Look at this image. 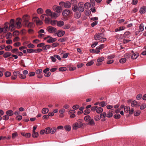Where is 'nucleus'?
<instances>
[{
    "label": "nucleus",
    "mask_w": 146,
    "mask_h": 146,
    "mask_svg": "<svg viewBox=\"0 0 146 146\" xmlns=\"http://www.w3.org/2000/svg\"><path fill=\"white\" fill-rule=\"evenodd\" d=\"M104 36V34L103 33H100L96 34L94 36V39L96 40H98L101 39Z\"/></svg>",
    "instance_id": "1"
},
{
    "label": "nucleus",
    "mask_w": 146,
    "mask_h": 146,
    "mask_svg": "<svg viewBox=\"0 0 146 146\" xmlns=\"http://www.w3.org/2000/svg\"><path fill=\"white\" fill-rule=\"evenodd\" d=\"M42 50L41 48H37L36 49H27V52L28 53H32L33 52L37 53L41 52Z\"/></svg>",
    "instance_id": "2"
},
{
    "label": "nucleus",
    "mask_w": 146,
    "mask_h": 146,
    "mask_svg": "<svg viewBox=\"0 0 146 146\" xmlns=\"http://www.w3.org/2000/svg\"><path fill=\"white\" fill-rule=\"evenodd\" d=\"M78 11L80 12H83L84 10V3L82 2L79 3L78 4Z\"/></svg>",
    "instance_id": "3"
},
{
    "label": "nucleus",
    "mask_w": 146,
    "mask_h": 146,
    "mask_svg": "<svg viewBox=\"0 0 146 146\" xmlns=\"http://www.w3.org/2000/svg\"><path fill=\"white\" fill-rule=\"evenodd\" d=\"M10 24L6 22L5 23L4 25V33H6L7 32H8L9 31V26Z\"/></svg>",
    "instance_id": "4"
},
{
    "label": "nucleus",
    "mask_w": 146,
    "mask_h": 146,
    "mask_svg": "<svg viewBox=\"0 0 146 146\" xmlns=\"http://www.w3.org/2000/svg\"><path fill=\"white\" fill-rule=\"evenodd\" d=\"M127 55H128L129 57L131 56V58L134 59L137 58L139 56V54L138 53L135 52L133 53L132 55H131V53H129Z\"/></svg>",
    "instance_id": "5"
},
{
    "label": "nucleus",
    "mask_w": 146,
    "mask_h": 146,
    "mask_svg": "<svg viewBox=\"0 0 146 146\" xmlns=\"http://www.w3.org/2000/svg\"><path fill=\"white\" fill-rule=\"evenodd\" d=\"M140 103H138L135 100L133 101L131 104V106L133 107H138L140 106Z\"/></svg>",
    "instance_id": "6"
},
{
    "label": "nucleus",
    "mask_w": 146,
    "mask_h": 146,
    "mask_svg": "<svg viewBox=\"0 0 146 146\" xmlns=\"http://www.w3.org/2000/svg\"><path fill=\"white\" fill-rule=\"evenodd\" d=\"M49 68H47L43 70V72L44 73L45 76L48 77L50 76L51 73L50 72H49Z\"/></svg>",
    "instance_id": "7"
},
{
    "label": "nucleus",
    "mask_w": 146,
    "mask_h": 146,
    "mask_svg": "<svg viewBox=\"0 0 146 146\" xmlns=\"http://www.w3.org/2000/svg\"><path fill=\"white\" fill-rule=\"evenodd\" d=\"M34 21L36 22L37 25H41L42 24V22L37 17H34L33 18Z\"/></svg>",
    "instance_id": "8"
},
{
    "label": "nucleus",
    "mask_w": 146,
    "mask_h": 146,
    "mask_svg": "<svg viewBox=\"0 0 146 146\" xmlns=\"http://www.w3.org/2000/svg\"><path fill=\"white\" fill-rule=\"evenodd\" d=\"M48 31L50 33H52L56 31L57 29L55 28L49 26L47 28Z\"/></svg>",
    "instance_id": "9"
},
{
    "label": "nucleus",
    "mask_w": 146,
    "mask_h": 146,
    "mask_svg": "<svg viewBox=\"0 0 146 146\" xmlns=\"http://www.w3.org/2000/svg\"><path fill=\"white\" fill-rule=\"evenodd\" d=\"M23 19L24 20L23 23L25 26L29 23V18L27 15H26L23 17Z\"/></svg>",
    "instance_id": "10"
},
{
    "label": "nucleus",
    "mask_w": 146,
    "mask_h": 146,
    "mask_svg": "<svg viewBox=\"0 0 146 146\" xmlns=\"http://www.w3.org/2000/svg\"><path fill=\"white\" fill-rule=\"evenodd\" d=\"M53 9H55L56 11L58 13L61 12L62 11V7L60 6H54L53 7Z\"/></svg>",
    "instance_id": "11"
},
{
    "label": "nucleus",
    "mask_w": 146,
    "mask_h": 146,
    "mask_svg": "<svg viewBox=\"0 0 146 146\" xmlns=\"http://www.w3.org/2000/svg\"><path fill=\"white\" fill-rule=\"evenodd\" d=\"M57 36L59 37H60L62 36L65 34V32L62 30H60L58 31L56 33Z\"/></svg>",
    "instance_id": "12"
},
{
    "label": "nucleus",
    "mask_w": 146,
    "mask_h": 146,
    "mask_svg": "<svg viewBox=\"0 0 146 146\" xmlns=\"http://www.w3.org/2000/svg\"><path fill=\"white\" fill-rule=\"evenodd\" d=\"M70 13V11L68 9H66L63 11L62 13V15L65 17H66Z\"/></svg>",
    "instance_id": "13"
},
{
    "label": "nucleus",
    "mask_w": 146,
    "mask_h": 146,
    "mask_svg": "<svg viewBox=\"0 0 146 146\" xmlns=\"http://www.w3.org/2000/svg\"><path fill=\"white\" fill-rule=\"evenodd\" d=\"M35 26L34 24L32 22L29 23L26 25L25 26L26 27H27L28 28H33Z\"/></svg>",
    "instance_id": "14"
},
{
    "label": "nucleus",
    "mask_w": 146,
    "mask_h": 146,
    "mask_svg": "<svg viewBox=\"0 0 146 146\" xmlns=\"http://www.w3.org/2000/svg\"><path fill=\"white\" fill-rule=\"evenodd\" d=\"M17 20L18 21L16 23V25H17V28L19 29L21 27V19L18 18L17 19Z\"/></svg>",
    "instance_id": "15"
},
{
    "label": "nucleus",
    "mask_w": 146,
    "mask_h": 146,
    "mask_svg": "<svg viewBox=\"0 0 146 146\" xmlns=\"http://www.w3.org/2000/svg\"><path fill=\"white\" fill-rule=\"evenodd\" d=\"M56 40L57 39L56 38H53L50 36L49 39L47 41V42L48 43H51L55 42Z\"/></svg>",
    "instance_id": "16"
},
{
    "label": "nucleus",
    "mask_w": 146,
    "mask_h": 146,
    "mask_svg": "<svg viewBox=\"0 0 146 146\" xmlns=\"http://www.w3.org/2000/svg\"><path fill=\"white\" fill-rule=\"evenodd\" d=\"M146 11V7L145 6H143L141 7L140 10L139 12L141 14H143L145 13Z\"/></svg>",
    "instance_id": "17"
},
{
    "label": "nucleus",
    "mask_w": 146,
    "mask_h": 146,
    "mask_svg": "<svg viewBox=\"0 0 146 146\" xmlns=\"http://www.w3.org/2000/svg\"><path fill=\"white\" fill-rule=\"evenodd\" d=\"M72 9L73 11L74 12H76L78 11V5L76 4L75 5H73L72 6Z\"/></svg>",
    "instance_id": "18"
},
{
    "label": "nucleus",
    "mask_w": 146,
    "mask_h": 146,
    "mask_svg": "<svg viewBox=\"0 0 146 146\" xmlns=\"http://www.w3.org/2000/svg\"><path fill=\"white\" fill-rule=\"evenodd\" d=\"M64 6L66 8H68L71 6L70 2L69 1H66L64 3Z\"/></svg>",
    "instance_id": "19"
},
{
    "label": "nucleus",
    "mask_w": 146,
    "mask_h": 146,
    "mask_svg": "<svg viewBox=\"0 0 146 146\" xmlns=\"http://www.w3.org/2000/svg\"><path fill=\"white\" fill-rule=\"evenodd\" d=\"M80 12H77L74 14V16L75 18L79 19L81 17V14Z\"/></svg>",
    "instance_id": "20"
},
{
    "label": "nucleus",
    "mask_w": 146,
    "mask_h": 146,
    "mask_svg": "<svg viewBox=\"0 0 146 146\" xmlns=\"http://www.w3.org/2000/svg\"><path fill=\"white\" fill-rule=\"evenodd\" d=\"M64 25V22L62 21H60L57 22V25L58 26L61 27Z\"/></svg>",
    "instance_id": "21"
},
{
    "label": "nucleus",
    "mask_w": 146,
    "mask_h": 146,
    "mask_svg": "<svg viewBox=\"0 0 146 146\" xmlns=\"http://www.w3.org/2000/svg\"><path fill=\"white\" fill-rule=\"evenodd\" d=\"M45 12L46 13V14L47 15V16H50L52 15V12H51L50 10L49 9H47L46 10Z\"/></svg>",
    "instance_id": "22"
},
{
    "label": "nucleus",
    "mask_w": 146,
    "mask_h": 146,
    "mask_svg": "<svg viewBox=\"0 0 146 146\" xmlns=\"http://www.w3.org/2000/svg\"><path fill=\"white\" fill-rule=\"evenodd\" d=\"M15 29L14 25H10L9 26V31H13Z\"/></svg>",
    "instance_id": "23"
},
{
    "label": "nucleus",
    "mask_w": 146,
    "mask_h": 146,
    "mask_svg": "<svg viewBox=\"0 0 146 146\" xmlns=\"http://www.w3.org/2000/svg\"><path fill=\"white\" fill-rule=\"evenodd\" d=\"M113 111L112 110H110L109 111V112L106 115V117H111L113 116L112 112Z\"/></svg>",
    "instance_id": "24"
},
{
    "label": "nucleus",
    "mask_w": 146,
    "mask_h": 146,
    "mask_svg": "<svg viewBox=\"0 0 146 146\" xmlns=\"http://www.w3.org/2000/svg\"><path fill=\"white\" fill-rule=\"evenodd\" d=\"M13 111L11 110H8L6 112V114L8 116H11L13 115Z\"/></svg>",
    "instance_id": "25"
},
{
    "label": "nucleus",
    "mask_w": 146,
    "mask_h": 146,
    "mask_svg": "<svg viewBox=\"0 0 146 146\" xmlns=\"http://www.w3.org/2000/svg\"><path fill=\"white\" fill-rule=\"evenodd\" d=\"M88 121V124L89 125H93L95 124V123L93 119H90Z\"/></svg>",
    "instance_id": "26"
},
{
    "label": "nucleus",
    "mask_w": 146,
    "mask_h": 146,
    "mask_svg": "<svg viewBox=\"0 0 146 146\" xmlns=\"http://www.w3.org/2000/svg\"><path fill=\"white\" fill-rule=\"evenodd\" d=\"M79 127V124L77 123H74L73 125V128L74 130H76Z\"/></svg>",
    "instance_id": "27"
},
{
    "label": "nucleus",
    "mask_w": 146,
    "mask_h": 146,
    "mask_svg": "<svg viewBox=\"0 0 146 146\" xmlns=\"http://www.w3.org/2000/svg\"><path fill=\"white\" fill-rule=\"evenodd\" d=\"M58 14L55 13H52V15L50 16V17L52 18L56 19L58 17Z\"/></svg>",
    "instance_id": "28"
},
{
    "label": "nucleus",
    "mask_w": 146,
    "mask_h": 146,
    "mask_svg": "<svg viewBox=\"0 0 146 146\" xmlns=\"http://www.w3.org/2000/svg\"><path fill=\"white\" fill-rule=\"evenodd\" d=\"M84 7L86 9H88L91 7H92L91 4L89 3H86L84 5Z\"/></svg>",
    "instance_id": "29"
},
{
    "label": "nucleus",
    "mask_w": 146,
    "mask_h": 146,
    "mask_svg": "<svg viewBox=\"0 0 146 146\" xmlns=\"http://www.w3.org/2000/svg\"><path fill=\"white\" fill-rule=\"evenodd\" d=\"M103 111V109L101 107H99L97 108L96 110V111L97 113H102Z\"/></svg>",
    "instance_id": "30"
},
{
    "label": "nucleus",
    "mask_w": 146,
    "mask_h": 146,
    "mask_svg": "<svg viewBox=\"0 0 146 146\" xmlns=\"http://www.w3.org/2000/svg\"><path fill=\"white\" fill-rule=\"evenodd\" d=\"M49 110L48 108H44L42 110V113L43 114H46L48 112Z\"/></svg>",
    "instance_id": "31"
},
{
    "label": "nucleus",
    "mask_w": 146,
    "mask_h": 146,
    "mask_svg": "<svg viewBox=\"0 0 146 146\" xmlns=\"http://www.w3.org/2000/svg\"><path fill=\"white\" fill-rule=\"evenodd\" d=\"M11 54L10 52H7L4 54L3 56L5 58H6L10 56Z\"/></svg>",
    "instance_id": "32"
},
{
    "label": "nucleus",
    "mask_w": 146,
    "mask_h": 146,
    "mask_svg": "<svg viewBox=\"0 0 146 146\" xmlns=\"http://www.w3.org/2000/svg\"><path fill=\"white\" fill-rule=\"evenodd\" d=\"M91 119V117L89 115L86 116L84 117V120L86 122H88Z\"/></svg>",
    "instance_id": "33"
},
{
    "label": "nucleus",
    "mask_w": 146,
    "mask_h": 146,
    "mask_svg": "<svg viewBox=\"0 0 146 146\" xmlns=\"http://www.w3.org/2000/svg\"><path fill=\"white\" fill-rule=\"evenodd\" d=\"M32 136L33 137L37 138L38 136V132L35 131L33 132Z\"/></svg>",
    "instance_id": "34"
},
{
    "label": "nucleus",
    "mask_w": 146,
    "mask_h": 146,
    "mask_svg": "<svg viewBox=\"0 0 146 146\" xmlns=\"http://www.w3.org/2000/svg\"><path fill=\"white\" fill-rule=\"evenodd\" d=\"M130 33L129 31H127L125 32L124 35V36L125 38H128L130 36Z\"/></svg>",
    "instance_id": "35"
},
{
    "label": "nucleus",
    "mask_w": 146,
    "mask_h": 146,
    "mask_svg": "<svg viewBox=\"0 0 146 146\" xmlns=\"http://www.w3.org/2000/svg\"><path fill=\"white\" fill-rule=\"evenodd\" d=\"M71 5H75L77 4V1L76 0H72L70 3Z\"/></svg>",
    "instance_id": "36"
},
{
    "label": "nucleus",
    "mask_w": 146,
    "mask_h": 146,
    "mask_svg": "<svg viewBox=\"0 0 146 146\" xmlns=\"http://www.w3.org/2000/svg\"><path fill=\"white\" fill-rule=\"evenodd\" d=\"M64 128L66 131H70L71 129V127L69 125L65 126Z\"/></svg>",
    "instance_id": "37"
},
{
    "label": "nucleus",
    "mask_w": 146,
    "mask_h": 146,
    "mask_svg": "<svg viewBox=\"0 0 146 146\" xmlns=\"http://www.w3.org/2000/svg\"><path fill=\"white\" fill-rule=\"evenodd\" d=\"M94 119L96 121H98L100 119L101 117L99 115H97L94 117Z\"/></svg>",
    "instance_id": "38"
},
{
    "label": "nucleus",
    "mask_w": 146,
    "mask_h": 146,
    "mask_svg": "<svg viewBox=\"0 0 146 146\" xmlns=\"http://www.w3.org/2000/svg\"><path fill=\"white\" fill-rule=\"evenodd\" d=\"M104 60V58L103 57H99L97 60V61L98 62H101L103 61Z\"/></svg>",
    "instance_id": "39"
},
{
    "label": "nucleus",
    "mask_w": 146,
    "mask_h": 146,
    "mask_svg": "<svg viewBox=\"0 0 146 146\" xmlns=\"http://www.w3.org/2000/svg\"><path fill=\"white\" fill-rule=\"evenodd\" d=\"M56 130V127H54L50 129V133L51 134L54 133Z\"/></svg>",
    "instance_id": "40"
},
{
    "label": "nucleus",
    "mask_w": 146,
    "mask_h": 146,
    "mask_svg": "<svg viewBox=\"0 0 146 146\" xmlns=\"http://www.w3.org/2000/svg\"><path fill=\"white\" fill-rule=\"evenodd\" d=\"M143 24H141L139 27V32H141L143 31Z\"/></svg>",
    "instance_id": "41"
},
{
    "label": "nucleus",
    "mask_w": 146,
    "mask_h": 146,
    "mask_svg": "<svg viewBox=\"0 0 146 146\" xmlns=\"http://www.w3.org/2000/svg\"><path fill=\"white\" fill-rule=\"evenodd\" d=\"M57 21L56 20H52L50 22V23L53 26L54 25L56 24H57Z\"/></svg>",
    "instance_id": "42"
},
{
    "label": "nucleus",
    "mask_w": 146,
    "mask_h": 146,
    "mask_svg": "<svg viewBox=\"0 0 146 146\" xmlns=\"http://www.w3.org/2000/svg\"><path fill=\"white\" fill-rule=\"evenodd\" d=\"M12 46L11 45H8L5 48V50L6 51H8L12 49Z\"/></svg>",
    "instance_id": "43"
},
{
    "label": "nucleus",
    "mask_w": 146,
    "mask_h": 146,
    "mask_svg": "<svg viewBox=\"0 0 146 146\" xmlns=\"http://www.w3.org/2000/svg\"><path fill=\"white\" fill-rule=\"evenodd\" d=\"M90 112V109H86L84 112V114L85 115H88Z\"/></svg>",
    "instance_id": "44"
},
{
    "label": "nucleus",
    "mask_w": 146,
    "mask_h": 146,
    "mask_svg": "<svg viewBox=\"0 0 146 146\" xmlns=\"http://www.w3.org/2000/svg\"><path fill=\"white\" fill-rule=\"evenodd\" d=\"M45 23L46 24H48L50 22V18L47 17H45L44 20Z\"/></svg>",
    "instance_id": "45"
},
{
    "label": "nucleus",
    "mask_w": 146,
    "mask_h": 146,
    "mask_svg": "<svg viewBox=\"0 0 146 146\" xmlns=\"http://www.w3.org/2000/svg\"><path fill=\"white\" fill-rule=\"evenodd\" d=\"M50 47V46L49 45H47L45 46H43L42 48L43 50H47L49 49Z\"/></svg>",
    "instance_id": "46"
},
{
    "label": "nucleus",
    "mask_w": 146,
    "mask_h": 146,
    "mask_svg": "<svg viewBox=\"0 0 146 146\" xmlns=\"http://www.w3.org/2000/svg\"><path fill=\"white\" fill-rule=\"evenodd\" d=\"M20 72L18 71H15L13 72V75L17 77V76H19Z\"/></svg>",
    "instance_id": "47"
},
{
    "label": "nucleus",
    "mask_w": 146,
    "mask_h": 146,
    "mask_svg": "<svg viewBox=\"0 0 146 146\" xmlns=\"http://www.w3.org/2000/svg\"><path fill=\"white\" fill-rule=\"evenodd\" d=\"M45 133L48 134L50 133V127H47L45 129Z\"/></svg>",
    "instance_id": "48"
},
{
    "label": "nucleus",
    "mask_w": 146,
    "mask_h": 146,
    "mask_svg": "<svg viewBox=\"0 0 146 146\" xmlns=\"http://www.w3.org/2000/svg\"><path fill=\"white\" fill-rule=\"evenodd\" d=\"M130 108L128 106H126L124 108V111L126 113L129 112V111Z\"/></svg>",
    "instance_id": "49"
},
{
    "label": "nucleus",
    "mask_w": 146,
    "mask_h": 146,
    "mask_svg": "<svg viewBox=\"0 0 146 146\" xmlns=\"http://www.w3.org/2000/svg\"><path fill=\"white\" fill-rule=\"evenodd\" d=\"M37 13L39 14H41L43 12V11L41 8H38L37 10Z\"/></svg>",
    "instance_id": "50"
},
{
    "label": "nucleus",
    "mask_w": 146,
    "mask_h": 146,
    "mask_svg": "<svg viewBox=\"0 0 146 146\" xmlns=\"http://www.w3.org/2000/svg\"><path fill=\"white\" fill-rule=\"evenodd\" d=\"M126 59L125 58H123L119 60V62L121 63H123L125 62Z\"/></svg>",
    "instance_id": "51"
},
{
    "label": "nucleus",
    "mask_w": 146,
    "mask_h": 146,
    "mask_svg": "<svg viewBox=\"0 0 146 146\" xmlns=\"http://www.w3.org/2000/svg\"><path fill=\"white\" fill-rule=\"evenodd\" d=\"M141 113V111L139 110H137L135 111L134 113V115L135 116H137L139 115Z\"/></svg>",
    "instance_id": "52"
},
{
    "label": "nucleus",
    "mask_w": 146,
    "mask_h": 146,
    "mask_svg": "<svg viewBox=\"0 0 146 146\" xmlns=\"http://www.w3.org/2000/svg\"><path fill=\"white\" fill-rule=\"evenodd\" d=\"M19 77L21 78L24 79L26 78V76L25 75H23L22 74H21L20 72H19Z\"/></svg>",
    "instance_id": "53"
},
{
    "label": "nucleus",
    "mask_w": 146,
    "mask_h": 146,
    "mask_svg": "<svg viewBox=\"0 0 146 146\" xmlns=\"http://www.w3.org/2000/svg\"><path fill=\"white\" fill-rule=\"evenodd\" d=\"M11 73L9 71L6 72L5 73V75L6 77H8L11 76Z\"/></svg>",
    "instance_id": "54"
},
{
    "label": "nucleus",
    "mask_w": 146,
    "mask_h": 146,
    "mask_svg": "<svg viewBox=\"0 0 146 146\" xmlns=\"http://www.w3.org/2000/svg\"><path fill=\"white\" fill-rule=\"evenodd\" d=\"M67 69L65 67H63L60 68H59V70L60 71H66Z\"/></svg>",
    "instance_id": "55"
},
{
    "label": "nucleus",
    "mask_w": 146,
    "mask_h": 146,
    "mask_svg": "<svg viewBox=\"0 0 146 146\" xmlns=\"http://www.w3.org/2000/svg\"><path fill=\"white\" fill-rule=\"evenodd\" d=\"M95 0H90V3L92 7H93L95 5Z\"/></svg>",
    "instance_id": "56"
},
{
    "label": "nucleus",
    "mask_w": 146,
    "mask_h": 146,
    "mask_svg": "<svg viewBox=\"0 0 146 146\" xmlns=\"http://www.w3.org/2000/svg\"><path fill=\"white\" fill-rule=\"evenodd\" d=\"M12 36V35L11 33L9 32L7 33L6 36V37L7 38H11Z\"/></svg>",
    "instance_id": "57"
},
{
    "label": "nucleus",
    "mask_w": 146,
    "mask_h": 146,
    "mask_svg": "<svg viewBox=\"0 0 146 146\" xmlns=\"http://www.w3.org/2000/svg\"><path fill=\"white\" fill-rule=\"evenodd\" d=\"M42 70L41 69H40L36 70V73L37 74H40L42 72Z\"/></svg>",
    "instance_id": "58"
},
{
    "label": "nucleus",
    "mask_w": 146,
    "mask_h": 146,
    "mask_svg": "<svg viewBox=\"0 0 146 146\" xmlns=\"http://www.w3.org/2000/svg\"><path fill=\"white\" fill-rule=\"evenodd\" d=\"M113 117L116 119H118L121 117V115L120 114H115L113 115Z\"/></svg>",
    "instance_id": "59"
},
{
    "label": "nucleus",
    "mask_w": 146,
    "mask_h": 146,
    "mask_svg": "<svg viewBox=\"0 0 146 146\" xmlns=\"http://www.w3.org/2000/svg\"><path fill=\"white\" fill-rule=\"evenodd\" d=\"M146 107V104H143L140 106V109L142 110H143Z\"/></svg>",
    "instance_id": "60"
},
{
    "label": "nucleus",
    "mask_w": 146,
    "mask_h": 146,
    "mask_svg": "<svg viewBox=\"0 0 146 146\" xmlns=\"http://www.w3.org/2000/svg\"><path fill=\"white\" fill-rule=\"evenodd\" d=\"M27 46L29 48H34L35 46L34 44L30 43L28 44Z\"/></svg>",
    "instance_id": "61"
},
{
    "label": "nucleus",
    "mask_w": 146,
    "mask_h": 146,
    "mask_svg": "<svg viewBox=\"0 0 146 146\" xmlns=\"http://www.w3.org/2000/svg\"><path fill=\"white\" fill-rule=\"evenodd\" d=\"M17 136V133L16 132L13 133L12 136V137L13 139L15 138Z\"/></svg>",
    "instance_id": "62"
},
{
    "label": "nucleus",
    "mask_w": 146,
    "mask_h": 146,
    "mask_svg": "<svg viewBox=\"0 0 146 146\" xmlns=\"http://www.w3.org/2000/svg\"><path fill=\"white\" fill-rule=\"evenodd\" d=\"M9 119V117L7 115H4L3 117V119L4 120H8Z\"/></svg>",
    "instance_id": "63"
},
{
    "label": "nucleus",
    "mask_w": 146,
    "mask_h": 146,
    "mask_svg": "<svg viewBox=\"0 0 146 146\" xmlns=\"http://www.w3.org/2000/svg\"><path fill=\"white\" fill-rule=\"evenodd\" d=\"M94 62L92 61H91L88 62L87 63L86 65L87 66H90L94 64Z\"/></svg>",
    "instance_id": "64"
}]
</instances>
